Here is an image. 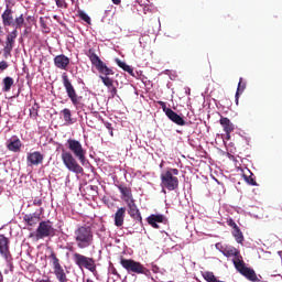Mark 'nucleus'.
<instances>
[{
	"instance_id": "obj_1",
	"label": "nucleus",
	"mask_w": 282,
	"mask_h": 282,
	"mask_svg": "<svg viewBox=\"0 0 282 282\" xmlns=\"http://www.w3.org/2000/svg\"><path fill=\"white\" fill-rule=\"evenodd\" d=\"M67 147L69 151H65V149L62 150V162L64 166L70 171V173H75L76 175H83L85 173V169L80 166V164L85 165V162L87 160V150L83 148V143L76 139H68L67 140ZM73 153V154H72ZM80 164L78 163V161Z\"/></svg>"
},
{
	"instance_id": "obj_2",
	"label": "nucleus",
	"mask_w": 282,
	"mask_h": 282,
	"mask_svg": "<svg viewBox=\"0 0 282 282\" xmlns=\"http://www.w3.org/2000/svg\"><path fill=\"white\" fill-rule=\"evenodd\" d=\"M1 19L4 28H14V30L7 35L6 46L3 48L4 56L8 58L14 48V41L17 40V36H19L18 30H21L23 25H25V18L23 14L14 18V11H12L10 4H7L6 10L1 14Z\"/></svg>"
},
{
	"instance_id": "obj_3",
	"label": "nucleus",
	"mask_w": 282,
	"mask_h": 282,
	"mask_svg": "<svg viewBox=\"0 0 282 282\" xmlns=\"http://www.w3.org/2000/svg\"><path fill=\"white\" fill-rule=\"evenodd\" d=\"M74 239L79 250H85L86 248L94 246V231L91 230V227L87 225L79 226L74 231Z\"/></svg>"
},
{
	"instance_id": "obj_4",
	"label": "nucleus",
	"mask_w": 282,
	"mask_h": 282,
	"mask_svg": "<svg viewBox=\"0 0 282 282\" xmlns=\"http://www.w3.org/2000/svg\"><path fill=\"white\" fill-rule=\"evenodd\" d=\"M87 56L91 65H94V67H96L97 72L100 74L99 78L101 83L105 82V78H113L111 76H113L116 72H113L112 68H109L107 64L102 62V59H100V57L96 54V52H94V50L91 48L88 50Z\"/></svg>"
},
{
	"instance_id": "obj_5",
	"label": "nucleus",
	"mask_w": 282,
	"mask_h": 282,
	"mask_svg": "<svg viewBox=\"0 0 282 282\" xmlns=\"http://www.w3.org/2000/svg\"><path fill=\"white\" fill-rule=\"evenodd\" d=\"M180 170L170 167L165 172L161 174V186L163 188V193L166 191H177L180 188ZM166 188V191H164Z\"/></svg>"
},
{
	"instance_id": "obj_6",
	"label": "nucleus",
	"mask_w": 282,
	"mask_h": 282,
	"mask_svg": "<svg viewBox=\"0 0 282 282\" xmlns=\"http://www.w3.org/2000/svg\"><path fill=\"white\" fill-rule=\"evenodd\" d=\"M120 265L130 274H144L145 276H149L151 274V271L147 269L144 264H141L139 261H135L133 259H124L123 257H121Z\"/></svg>"
},
{
	"instance_id": "obj_7",
	"label": "nucleus",
	"mask_w": 282,
	"mask_h": 282,
	"mask_svg": "<svg viewBox=\"0 0 282 282\" xmlns=\"http://www.w3.org/2000/svg\"><path fill=\"white\" fill-rule=\"evenodd\" d=\"M62 83L74 107H76V109L83 107V102H82L83 96H78V93H76V88H74V85L69 80L67 73H64L62 75Z\"/></svg>"
},
{
	"instance_id": "obj_8",
	"label": "nucleus",
	"mask_w": 282,
	"mask_h": 282,
	"mask_svg": "<svg viewBox=\"0 0 282 282\" xmlns=\"http://www.w3.org/2000/svg\"><path fill=\"white\" fill-rule=\"evenodd\" d=\"M54 235H55V229H54V226L52 225V221L42 220L40 221L35 232L31 234L30 237H35V239L39 241V239L54 237Z\"/></svg>"
},
{
	"instance_id": "obj_9",
	"label": "nucleus",
	"mask_w": 282,
	"mask_h": 282,
	"mask_svg": "<svg viewBox=\"0 0 282 282\" xmlns=\"http://www.w3.org/2000/svg\"><path fill=\"white\" fill-rule=\"evenodd\" d=\"M73 261L80 269L85 268L90 272H96V260H94V258H89L83 256L82 253L75 252L73 253Z\"/></svg>"
},
{
	"instance_id": "obj_10",
	"label": "nucleus",
	"mask_w": 282,
	"mask_h": 282,
	"mask_svg": "<svg viewBox=\"0 0 282 282\" xmlns=\"http://www.w3.org/2000/svg\"><path fill=\"white\" fill-rule=\"evenodd\" d=\"M50 259L52 260L53 272L57 281L69 282V279H67V273L65 272V269H63V265H61V260L58 259V257H56V253L54 251L51 252Z\"/></svg>"
},
{
	"instance_id": "obj_11",
	"label": "nucleus",
	"mask_w": 282,
	"mask_h": 282,
	"mask_svg": "<svg viewBox=\"0 0 282 282\" xmlns=\"http://www.w3.org/2000/svg\"><path fill=\"white\" fill-rule=\"evenodd\" d=\"M0 256L7 261L12 263V252H10V239L6 235H0Z\"/></svg>"
},
{
	"instance_id": "obj_12",
	"label": "nucleus",
	"mask_w": 282,
	"mask_h": 282,
	"mask_svg": "<svg viewBox=\"0 0 282 282\" xmlns=\"http://www.w3.org/2000/svg\"><path fill=\"white\" fill-rule=\"evenodd\" d=\"M221 253L224 254V257H227V259H230L232 257V263L235 268L237 267V264L243 261L241 252L235 247H226L221 250Z\"/></svg>"
},
{
	"instance_id": "obj_13",
	"label": "nucleus",
	"mask_w": 282,
	"mask_h": 282,
	"mask_svg": "<svg viewBox=\"0 0 282 282\" xmlns=\"http://www.w3.org/2000/svg\"><path fill=\"white\" fill-rule=\"evenodd\" d=\"M236 270L240 272L242 276H246V279H248L249 281H259V278H257V273L253 271V269L246 267V262H243V260L236 264Z\"/></svg>"
},
{
	"instance_id": "obj_14",
	"label": "nucleus",
	"mask_w": 282,
	"mask_h": 282,
	"mask_svg": "<svg viewBox=\"0 0 282 282\" xmlns=\"http://www.w3.org/2000/svg\"><path fill=\"white\" fill-rule=\"evenodd\" d=\"M219 124L223 127L225 133H226V140H230V133L235 131V123L228 119V117L221 116L219 119Z\"/></svg>"
},
{
	"instance_id": "obj_15",
	"label": "nucleus",
	"mask_w": 282,
	"mask_h": 282,
	"mask_svg": "<svg viewBox=\"0 0 282 282\" xmlns=\"http://www.w3.org/2000/svg\"><path fill=\"white\" fill-rule=\"evenodd\" d=\"M43 160H45V156L39 151L30 152L26 155V162L29 166H39Z\"/></svg>"
},
{
	"instance_id": "obj_16",
	"label": "nucleus",
	"mask_w": 282,
	"mask_h": 282,
	"mask_svg": "<svg viewBox=\"0 0 282 282\" xmlns=\"http://www.w3.org/2000/svg\"><path fill=\"white\" fill-rule=\"evenodd\" d=\"M128 214L132 219L142 224V215L140 214V209H138V205H135V200H130L127 203Z\"/></svg>"
},
{
	"instance_id": "obj_17",
	"label": "nucleus",
	"mask_w": 282,
	"mask_h": 282,
	"mask_svg": "<svg viewBox=\"0 0 282 282\" xmlns=\"http://www.w3.org/2000/svg\"><path fill=\"white\" fill-rule=\"evenodd\" d=\"M164 221H166V218L162 214H152L148 217V224L155 229L160 228L158 224H164Z\"/></svg>"
},
{
	"instance_id": "obj_18",
	"label": "nucleus",
	"mask_w": 282,
	"mask_h": 282,
	"mask_svg": "<svg viewBox=\"0 0 282 282\" xmlns=\"http://www.w3.org/2000/svg\"><path fill=\"white\" fill-rule=\"evenodd\" d=\"M54 65L57 69H67L69 66V57L65 56L64 54L56 55L54 57Z\"/></svg>"
},
{
	"instance_id": "obj_19",
	"label": "nucleus",
	"mask_w": 282,
	"mask_h": 282,
	"mask_svg": "<svg viewBox=\"0 0 282 282\" xmlns=\"http://www.w3.org/2000/svg\"><path fill=\"white\" fill-rule=\"evenodd\" d=\"M165 116L169 118V120H171L172 122H174V124H177L178 127L186 126V121L184 120V118L177 115V112L173 111V109L167 110V113Z\"/></svg>"
},
{
	"instance_id": "obj_20",
	"label": "nucleus",
	"mask_w": 282,
	"mask_h": 282,
	"mask_svg": "<svg viewBox=\"0 0 282 282\" xmlns=\"http://www.w3.org/2000/svg\"><path fill=\"white\" fill-rule=\"evenodd\" d=\"M127 215V208L120 207L115 214V226L120 228L124 226V216Z\"/></svg>"
},
{
	"instance_id": "obj_21",
	"label": "nucleus",
	"mask_w": 282,
	"mask_h": 282,
	"mask_svg": "<svg viewBox=\"0 0 282 282\" xmlns=\"http://www.w3.org/2000/svg\"><path fill=\"white\" fill-rule=\"evenodd\" d=\"M121 193V197L126 202V204H129V202H133V193L131 192V187H127L124 185H117Z\"/></svg>"
},
{
	"instance_id": "obj_22",
	"label": "nucleus",
	"mask_w": 282,
	"mask_h": 282,
	"mask_svg": "<svg viewBox=\"0 0 282 282\" xmlns=\"http://www.w3.org/2000/svg\"><path fill=\"white\" fill-rule=\"evenodd\" d=\"M113 83H115L113 78H104V82H102L105 87H107L111 98H116V96H118V88L113 85Z\"/></svg>"
},
{
	"instance_id": "obj_23",
	"label": "nucleus",
	"mask_w": 282,
	"mask_h": 282,
	"mask_svg": "<svg viewBox=\"0 0 282 282\" xmlns=\"http://www.w3.org/2000/svg\"><path fill=\"white\" fill-rule=\"evenodd\" d=\"M23 221L26 224V226H36V224H39V221H41V214H26L23 217Z\"/></svg>"
},
{
	"instance_id": "obj_24",
	"label": "nucleus",
	"mask_w": 282,
	"mask_h": 282,
	"mask_svg": "<svg viewBox=\"0 0 282 282\" xmlns=\"http://www.w3.org/2000/svg\"><path fill=\"white\" fill-rule=\"evenodd\" d=\"M21 147H23V143H21L20 139L10 140L7 144V149L12 151V153H19V151H21Z\"/></svg>"
},
{
	"instance_id": "obj_25",
	"label": "nucleus",
	"mask_w": 282,
	"mask_h": 282,
	"mask_svg": "<svg viewBox=\"0 0 282 282\" xmlns=\"http://www.w3.org/2000/svg\"><path fill=\"white\" fill-rule=\"evenodd\" d=\"M2 91H4L6 94H8V91H10L12 89V85H14V79L10 76L4 77L2 80Z\"/></svg>"
},
{
	"instance_id": "obj_26",
	"label": "nucleus",
	"mask_w": 282,
	"mask_h": 282,
	"mask_svg": "<svg viewBox=\"0 0 282 282\" xmlns=\"http://www.w3.org/2000/svg\"><path fill=\"white\" fill-rule=\"evenodd\" d=\"M116 63H117L118 67L123 69V72H127L130 76H135V73L133 72V67L127 65V63H124L120 59H116Z\"/></svg>"
},
{
	"instance_id": "obj_27",
	"label": "nucleus",
	"mask_w": 282,
	"mask_h": 282,
	"mask_svg": "<svg viewBox=\"0 0 282 282\" xmlns=\"http://www.w3.org/2000/svg\"><path fill=\"white\" fill-rule=\"evenodd\" d=\"M243 91H246V82H243V78L240 77L236 91V105H239V94H243Z\"/></svg>"
},
{
	"instance_id": "obj_28",
	"label": "nucleus",
	"mask_w": 282,
	"mask_h": 282,
	"mask_svg": "<svg viewBox=\"0 0 282 282\" xmlns=\"http://www.w3.org/2000/svg\"><path fill=\"white\" fill-rule=\"evenodd\" d=\"M61 113L63 115L64 122L67 124H74V119H72V110H69V108H64Z\"/></svg>"
},
{
	"instance_id": "obj_29",
	"label": "nucleus",
	"mask_w": 282,
	"mask_h": 282,
	"mask_svg": "<svg viewBox=\"0 0 282 282\" xmlns=\"http://www.w3.org/2000/svg\"><path fill=\"white\" fill-rule=\"evenodd\" d=\"M232 236L235 237L237 243H243V232H241L239 227L232 230Z\"/></svg>"
},
{
	"instance_id": "obj_30",
	"label": "nucleus",
	"mask_w": 282,
	"mask_h": 282,
	"mask_svg": "<svg viewBox=\"0 0 282 282\" xmlns=\"http://www.w3.org/2000/svg\"><path fill=\"white\" fill-rule=\"evenodd\" d=\"M245 181L247 182V184H249L250 186H257V181L254 180V174H252L250 172V175H246L243 174Z\"/></svg>"
},
{
	"instance_id": "obj_31",
	"label": "nucleus",
	"mask_w": 282,
	"mask_h": 282,
	"mask_svg": "<svg viewBox=\"0 0 282 282\" xmlns=\"http://www.w3.org/2000/svg\"><path fill=\"white\" fill-rule=\"evenodd\" d=\"M78 14L82 21H85V23H88V24L91 23V18H89L87 13H85L84 11H79Z\"/></svg>"
},
{
	"instance_id": "obj_32",
	"label": "nucleus",
	"mask_w": 282,
	"mask_h": 282,
	"mask_svg": "<svg viewBox=\"0 0 282 282\" xmlns=\"http://www.w3.org/2000/svg\"><path fill=\"white\" fill-rule=\"evenodd\" d=\"M55 3L57 8H62L64 10H67V0H55Z\"/></svg>"
},
{
	"instance_id": "obj_33",
	"label": "nucleus",
	"mask_w": 282,
	"mask_h": 282,
	"mask_svg": "<svg viewBox=\"0 0 282 282\" xmlns=\"http://www.w3.org/2000/svg\"><path fill=\"white\" fill-rule=\"evenodd\" d=\"M158 104L160 105V107H162V109H163L165 116L169 113V111H171V108H167V107H166V102H164V101H158Z\"/></svg>"
},
{
	"instance_id": "obj_34",
	"label": "nucleus",
	"mask_w": 282,
	"mask_h": 282,
	"mask_svg": "<svg viewBox=\"0 0 282 282\" xmlns=\"http://www.w3.org/2000/svg\"><path fill=\"white\" fill-rule=\"evenodd\" d=\"M227 225L232 228V230L239 228V226H237V223H235V220L232 218L227 220Z\"/></svg>"
},
{
	"instance_id": "obj_35",
	"label": "nucleus",
	"mask_w": 282,
	"mask_h": 282,
	"mask_svg": "<svg viewBox=\"0 0 282 282\" xmlns=\"http://www.w3.org/2000/svg\"><path fill=\"white\" fill-rule=\"evenodd\" d=\"M39 109H41V107L39 106V104H34V106L30 109L31 113L32 111L35 112V116H39Z\"/></svg>"
},
{
	"instance_id": "obj_36",
	"label": "nucleus",
	"mask_w": 282,
	"mask_h": 282,
	"mask_svg": "<svg viewBox=\"0 0 282 282\" xmlns=\"http://www.w3.org/2000/svg\"><path fill=\"white\" fill-rule=\"evenodd\" d=\"M7 68H8V62L6 61L0 62V70L6 72Z\"/></svg>"
},
{
	"instance_id": "obj_37",
	"label": "nucleus",
	"mask_w": 282,
	"mask_h": 282,
	"mask_svg": "<svg viewBox=\"0 0 282 282\" xmlns=\"http://www.w3.org/2000/svg\"><path fill=\"white\" fill-rule=\"evenodd\" d=\"M41 26L43 28V32H45V34H50V28H47L45 22L41 21Z\"/></svg>"
},
{
	"instance_id": "obj_38",
	"label": "nucleus",
	"mask_w": 282,
	"mask_h": 282,
	"mask_svg": "<svg viewBox=\"0 0 282 282\" xmlns=\"http://www.w3.org/2000/svg\"><path fill=\"white\" fill-rule=\"evenodd\" d=\"M33 204H34V206H41L43 204V200H41L40 198H35L33 200Z\"/></svg>"
},
{
	"instance_id": "obj_39",
	"label": "nucleus",
	"mask_w": 282,
	"mask_h": 282,
	"mask_svg": "<svg viewBox=\"0 0 282 282\" xmlns=\"http://www.w3.org/2000/svg\"><path fill=\"white\" fill-rule=\"evenodd\" d=\"M105 127H106V129H108V131H111V129H113V127H111L110 122H105Z\"/></svg>"
},
{
	"instance_id": "obj_40",
	"label": "nucleus",
	"mask_w": 282,
	"mask_h": 282,
	"mask_svg": "<svg viewBox=\"0 0 282 282\" xmlns=\"http://www.w3.org/2000/svg\"><path fill=\"white\" fill-rule=\"evenodd\" d=\"M112 3H115V6H120V3H122V0H112Z\"/></svg>"
},
{
	"instance_id": "obj_41",
	"label": "nucleus",
	"mask_w": 282,
	"mask_h": 282,
	"mask_svg": "<svg viewBox=\"0 0 282 282\" xmlns=\"http://www.w3.org/2000/svg\"><path fill=\"white\" fill-rule=\"evenodd\" d=\"M0 282H3V273L0 271Z\"/></svg>"
},
{
	"instance_id": "obj_42",
	"label": "nucleus",
	"mask_w": 282,
	"mask_h": 282,
	"mask_svg": "<svg viewBox=\"0 0 282 282\" xmlns=\"http://www.w3.org/2000/svg\"><path fill=\"white\" fill-rule=\"evenodd\" d=\"M109 133H110L111 138H113V128L111 130H109Z\"/></svg>"
},
{
	"instance_id": "obj_43",
	"label": "nucleus",
	"mask_w": 282,
	"mask_h": 282,
	"mask_svg": "<svg viewBox=\"0 0 282 282\" xmlns=\"http://www.w3.org/2000/svg\"><path fill=\"white\" fill-rule=\"evenodd\" d=\"M112 274L118 275V271L116 269H112Z\"/></svg>"
}]
</instances>
